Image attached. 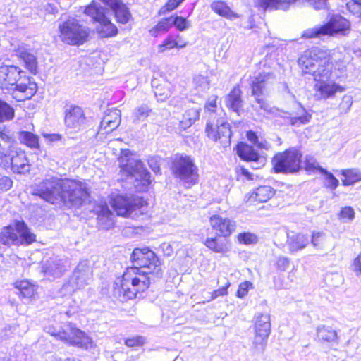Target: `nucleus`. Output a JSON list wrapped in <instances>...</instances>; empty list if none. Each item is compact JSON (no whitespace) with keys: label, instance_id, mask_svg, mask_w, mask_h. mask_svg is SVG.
Segmentation results:
<instances>
[{"label":"nucleus","instance_id":"obj_58","mask_svg":"<svg viewBox=\"0 0 361 361\" xmlns=\"http://www.w3.org/2000/svg\"><path fill=\"white\" fill-rule=\"evenodd\" d=\"M229 286H230V283L228 281L224 286L213 291L211 293V298L209 300H208V301L213 300L219 296H224V295H227V293H228L227 288Z\"/></svg>","mask_w":361,"mask_h":361},{"label":"nucleus","instance_id":"obj_54","mask_svg":"<svg viewBox=\"0 0 361 361\" xmlns=\"http://www.w3.org/2000/svg\"><path fill=\"white\" fill-rule=\"evenodd\" d=\"M353 104V98L350 95L343 96L342 101L340 104V109L342 113H347Z\"/></svg>","mask_w":361,"mask_h":361},{"label":"nucleus","instance_id":"obj_31","mask_svg":"<svg viewBox=\"0 0 361 361\" xmlns=\"http://www.w3.org/2000/svg\"><path fill=\"white\" fill-rule=\"evenodd\" d=\"M226 106L235 112H238L243 107L241 99V91L239 88L235 87L226 97Z\"/></svg>","mask_w":361,"mask_h":361},{"label":"nucleus","instance_id":"obj_55","mask_svg":"<svg viewBox=\"0 0 361 361\" xmlns=\"http://www.w3.org/2000/svg\"><path fill=\"white\" fill-rule=\"evenodd\" d=\"M145 341V338L143 336H137L126 339L125 344L128 347L140 346L144 344Z\"/></svg>","mask_w":361,"mask_h":361},{"label":"nucleus","instance_id":"obj_34","mask_svg":"<svg viewBox=\"0 0 361 361\" xmlns=\"http://www.w3.org/2000/svg\"><path fill=\"white\" fill-rule=\"evenodd\" d=\"M171 27V18H166L159 20L155 26L149 30V32L152 36L157 37L167 32Z\"/></svg>","mask_w":361,"mask_h":361},{"label":"nucleus","instance_id":"obj_21","mask_svg":"<svg viewBox=\"0 0 361 361\" xmlns=\"http://www.w3.org/2000/svg\"><path fill=\"white\" fill-rule=\"evenodd\" d=\"M21 71L14 66H3L0 67V87L8 88L9 86L16 85L18 88H23L18 85L17 82L20 78Z\"/></svg>","mask_w":361,"mask_h":361},{"label":"nucleus","instance_id":"obj_2","mask_svg":"<svg viewBox=\"0 0 361 361\" xmlns=\"http://www.w3.org/2000/svg\"><path fill=\"white\" fill-rule=\"evenodd\" d=\"M276 80V75L270 69L263 70L250 77L251 95L255 97V104H252L253 109H259L271 115L286 118L292 126H300L309 123L311 115L302 106L298 105L297 111L288 113L271 106L266 99L265 97L269 94L270 89Z\"/></svg>","mask_w":361,"mask_h":361},{"label":"nucleus","instance_id":"obj_52","mask_svg":"<svg viewBox=\"0 0 361 361\" xmlns=\"http://www.w3.org/2000/svg\"><path fill=\"white\" fill-rule=\"evenodd\" d=\"M185 0H169L166 4L162 6L159 11V15H164L176 8Z\"/></svg>","mask_w":361,"mask_h":361},{"label":"nucleus","instance_id":"obj_15","mask_svg":"<svg viewBox=\"0 0 361 361\" xmlns=\"http://www.w3.org/2000/svg\"><path fill=\"white\" fill-rule=\"evenodd\" d=\"M255 335L252 341L256 351L262 352L267 345V341L271 331L270 316L269 314H260L257 316L255 324Z\"/></svg>","mask_w":361,"mask_h":361},{"label":"nucleus","instance_id":"obj_25","mask_svg":"<svg viewBox=\"0 0 361 361\" xmlns=\"http://www.w3.org/2000/svg\"><path fill=\"white\" fill-rule=\"evenodd\" d=\"M121 123V112L117 109H114L108 112L103 117L99 130H104L103 133H109L118 128Z\"/></svg>","mask_w":361,"mask_h":361},{"label":"nucleus","instance_id":"obj_33","mask_svg":"<svg viewBox=\"0 0 361 361\" xmlns=\"http://www.w3.org/2000/svg\"><path fill=\"white\" fill-rule=\"evenodd\" d=\"M317 336L322 341L334 342L337 339V333L331 327L320 326L317 329Z\"/></svg>","mask_w":361,"mask_h":361},{"label":"nucleus","instance_id":"obj_49","mask_svg":"<svg viewBox=\"0 0 361 361\" xmlns=\"http://www.w3.org/2000/svg\"><path fill=\"white\" fill-rule=\"evenodd\" d=\"M345 5L350 13L361 18V0H348Z\"/></svg>","mask_w":361,"mask_h":361},{"label":"nucleus","instance_id":"obj_60","mask_svg":"<svg viewBox=\"0 0 361 361\" xmlns=\"http://www.w3.org/2000/svg\"><path fill=\"white\" fill-rule=\"evenodd\" d=\"M340 216L342 219L353 220L355 217L354 209L350 207H345L341 210Z\"/></svg>","mask_w":361,"mask_h":361},{"label":"nucleus","instance_id":"obj_6","mask_svg":"<svg viewBox=\"0 0 361 361\" xmlns=\"http://www.w3.org/2000/svg\"><path fill=\"white\" fill-rule=\"evenodd\" d=\"M44 331L71 346L85 350L93 346L92 338L71 323H66L63 326L49 324L44 327Z\"/></svg>","mask_w":361,"mask_h":361},{"label":"nucleus","instance_id":"obj_4","mask_svg":"<svg viewBox=\"0 0 361 361\" xmlns=\"http://www.w3.org/2000/svg\"><path fill=\"white\" fill-rule=\"evenodd\" d=\"M326 51L319 47L306 50L298 59V64L303 74H310L314 80L330 78L331 66Z\"/></svg>","mask_w":361,"mask_h":361},{"label":"nucleus","instance_id":"obj_46","mask_svg":"<svg viewBox=\"0 0 361 361\" xmlns=\"http://www.w3.org/2000/svg\"><path fill=\"white\" fill-rule=\"evenodd\" d=\"M325 234L322 231L312 233L311 244L316 248L322 249L324 246Z\"/></svg>","mask_w":361,"mask_h":361},{"label":"nucleus","instance_id":"obj_26","mask_svg":"<svg viewBox=\"0 0 361 361\" xmlns=\"http://www.w3.org/2000/svg\"><path fill=\"white\" fill-rule=\"evenodd\" d=\"M309 244V238L302 233H287L286 245L290 252L304 249Z\"/></svg>","mask_w":361,"mask_h":361},{"label":"nucleus","instance_id":"obj_36","mask_svg":"<svg viewBox=\"0 0 361 361\" xmlns=\"http://www.w3.org/2000/svg\"><path fill=\"white\" fill-rule=\"evenodd\" d=\"M199 117L200 113L198 109L195 108L189 109L184 113L183 120L180 122V126L182 128L185 129L198 120Z\"/></svg>","mask_w":361,"mask_h":361},{"label":"nucleus","instance_id":"obj_45","mask_svg":"<svg viewBox=\"0 0 361 361\" xmlns=\"http://www.w3.org/2000/svg\"><path fill=\"white\" fill-rule=\"evenodd\" d=\"M319 171L326 176L325 185L327 188L335 190L338 185V180L336 179L334 176L323 168H319Z\"/></svg>","mask_w":361,"mask_h":361},{"label":"nucleus","instance_id":"obj_30","mask_svg":"<svg viewBox=\"0 0 361 361\" xmlns=\"http://www.w3.org/2000/svg\"><path fill=\"white\" fill-rule=\"evenodd\" d=\"M8 147L11 150V168L13 172L17 173H22L23 172V157L22 153L23 152L20 149L19 151H15L13 152V149H15L14 147V142L11 139V142L8 145Z\"/></svg>","mask_w":361,"mask_h":361},{"label":"nucleus","instance_id":"obj_17","mask_svg":"<svg viewBox=\"0 0 361 361\" xmlns=\"http://www.w3.org/2000/svg\"><path fill=\"white\" fill-rule=\"evenodd\" d=\"M0 243L5 245L23 244V222L16 221L4 227L0 232Z\"/></svg>","mask_w":361,"mask_h":361},{"label":"nucleus","instance_id":"obj_56","mask_svg":"<svg viewBox=\"0 0 361 361\" xmlns=\"http://www.w3.org/2000/svg\"><path fill=\"white\" fill-rule=\"evenodd\" d=\"M252 284L250 281H244L239 285L237 296L240 298H244L248 293V290Z\"/></svg>","mask_w":361,"mask_h":361},{"label":"nucleus","instance_id":"obj_12","mask_svg":"<svg viewBox=\"0 0 361 361\" xmlns=\"http://www.w3.org/2000/svg\"><path fill=\"white\" fill-rule=\"evenodd\" d=\"M301 154L294 149L276 154L272 159L276 173H294L300 169Z\"/></svg>","mask_w":361,"mask_h":361},{"label":"nucleus","instance_id":"obj_1","mask_svg":"<svg viewBox=\"0 0 361 361\" xmlns=\"http://www.w3.org/2000/svg\"><path fill=\"white\" fill-rule=\"evenodd\" d=\"M130 260L133 266L123 274L120 286H114V294L122 301L135 298L163 275L159 259L148 247L134 249Z\"/></svg>","mask_w":361,"mask_h":361},{"label":"nucleus","instance_id":"obj_9","mask_svg":"<svg viewBox=\"0 0 361 361\" xmlns=\"http://www.w3.org/2000/svg\"><path fill=\"white\" fill-rule=\"evenodd\" d=\"M62 42L71 45L85 43L89 36V28L80 23L75 18H69L59 26Z\"/></svg>","mask_w":361,"mask_h":361},{"label":"nucleus","instance_id":"obj_23","mask_svg":"<svg viewBox=\"0 0 361 361\" xmlns=\"http://www.w3.org/2000/svg\"><path fill=\"white\" fill-rule=\"evenodd\" d=\"M66 271V266L61 259L54 258L42 262V271L48 279L60 277Z\"/></svg>","mask_w":361,"mask_h":361},{"label":"nucleus","instance_id":"obj_28","mask_svg":"<svg viewBox=\"0 0 361 361\" xmlns=\"http://www.w3.org/2000/svg\"><path fill=\"white\" fill-rule=\"evenodd\" d=\"M204 244L209 250L216 253L224 254L229 250L228 240H227V238L219 235L207 238Z\"/></svg>","mask_w":361,"mask_h":361},{"label":"nucleus","instance_id":"obj_64","mask_svg":"<svg viewBox=\"0 0 361 361\" xmlns=\"http://www.w3.org/2000/svg\"><path fill=\"white\" fill-rule=\"evenodd\" d=\"M51 361H80L79 359L73 356L66 355H54L52 357Z\"/></svg>","mask_w":361,"mask_h":361},{"label":"nucleus","instance_id":"obj_3","mask_svg":"<svg viewBox=\"0 0 361 361\" xmlns=\"http://www.w3.org/2000/svg\"><path fill=\"white\" fill-rule=\"evenodd\" d=\"M32 189L31 193L51 204L62 201L65 204L79 207L88 197L85 183L56 177L47 178Z\"/></svg>","mask_w":361,"mask_h":361},{"label":"nucleus","instance_id":"obj_48","mask_svg":"<svg viewBox=\"0 0 361 361\" xmlns=\"http://www.w3.org/2000/svg\"><path fill=\"white\" fill-rule=\"evenodd\" d=\"M238 240L241 244L251 245L257 243L258 239L255 234L245 232L238 234Z\"/></svg>","mask_w":361,"mask_h":361},{"label":"nucleus","instance_id":"obj_53","mask_svg":"<svg viewBox=\"0 0 361 361\" xmlns=\"http://www.w3.org/2000/svg\"><path fill=\"white\" fill-rule=\"evenodd\" d=\"M154 94L158 101L163 102L171 95V91L169 88L159 85L155 87Z\"/></svg>","mask_w":361,"mask_h":361},{"label":"nucleus","instance_id":"obj_50","mask_svg":"<svg viewBox=\"0 0 361 361\" xmlns=\"http://www.w3.org/2000/svg\"><path fill=\"white\" fill-rule=\"evenodd\" d=\"M24 144L31 148H38L39 142L37 135L27 131H24Z\"/></svg>","mask_w":361,"mask_h":361},{"label":"nucleus","instance_id":"obj_32","mask_svg":"<svg viewBox=\"0 0 361 361\" xmlns=\"http://www.w3.org/2000/svg\"><path fill=\"white\" fill-rule=\"evenodd\" d=\"M152 109L146 104H142L134 109L131 115L132 122L138 124L145 121L152 113Z\"/></svg>","mask_w":361,"mask_h":361},{"label":"nucleus","instance_id":"obj_24","mask_svg":"<svg viewBox=\"0 0 361 361\" xmlns=\"http://www.w3.org/2000/svg\"><path fill=\"white\" fill-rule=\"evenodd\" d=\"M97 214L98 224L103 229H109L114 225V215L104 203L97 205L95 209Z\"/></svg>","mask_w":361,"mask_h":361},{"label":"nucleus","instance_id":"obj_59","mask_svg":"<svg viewBox=\"0 0 361 361\" xmlns=\"http://www.w3.org/2000/svg\"><path fill=\"white\" fill-rule=\"evenodd\" d=\"M350 269L355 272L357 276H361V253H360L353 261Z\"/></svg>","mask_w":361,"mask_h":361},{"label":"nucleus","instance_id":"obj_27","mask_svg":"<svg viewBox=\"0 0 361 361\" xmlns=\"http://www.w3.org/2000/svg\"><path fill=\"white\" fill-rule=\"evenodd\" d=\"M210 8L212 11L219 16L228 20H234L240 17V15L234 12L231 7L223 1H213L210 4Z\"/></svg>","mask_w":361,"mask_h":361},{"label":"nucleus","instance_id":"obj_29","mask_svg":"<svg viewBox=\"0 0 361 361\" xmlns=\"http://www.w3.org/2000/svg\"><path fill=\"white\" fill-rule=\"evenodd\" d=\"M237 153L238 156L243 160L247 161H252L256 165L258 164V161L260 159L259 155L257 151H255L252 146L246 144H240L238 145ZM255 169H258V166H253Z\"/></svg>","mask_w":361,"mask_h":361},{"label":"nucleus","instance_id":"obj_40","mask_svg":"<svg viewBox=\"0 0 361 361\" xmlns=\"http://www.w3.org/2000/svg\"><path fill=\"white\" fill-rule=\"evenodd\" d=\"M37 86L35 81H32L31 78L24 77V102L30 100L37 92Z\"/></svg>","mask_w":361,"mask_h":361},{"label":"nucleus","instance_id":"obj_43","mask_svg":"<svg viewBox=\"0 0 361 361\" xmlns=\"http://www.w3.org/2000/svg\"><path fill=\"white\" fill-rule=\"evenodd\" d=\"M195 89L200 92H204L209 88L208 78L202 75H195L193 78Z\"/></svg>","mask_w":361,"mask_h":361},{"label":"nucleus","instance_id":"obj_37","mask_svg":"<svg viewBox=\"0 0 361 361\" xmlns=\"http://www.w3.org/2000/svg\"><path fill=\"white\" fill-rule=\"evenodd\" d=\"M186 46V44H180L172 35H169L162 42L161 44L157 46L158 52L160 54L164 53L166 51L171 50L173 48L182 49Z\"/></svg>","mask_w":361,"mask_h":361},{"label":"nucleus","instance_id":"obj_38","mask_svg":"<svg viewBox=\"0 0 361 361\" xmlns=\"http://www.w3.org/2000/svg\"><path fill=\"white\" fill-rule=\"evenodd\" d=\"M341 173L345 178L342 180L344 185H350L361 180V172L358 169L343 170Z\"/></svg>","mask_w":361,"mask_h":361},{"label":"nucleus","instance_id":"obj_11","mask_svg":"<svg viewBox=\"0 0 361 361\" xmlns=\"http://www.w3.org/2000/svg\"><path fill=\"white\" fill-rule=\"evenodd\" d=\"M92 280V269L87 261L80 262L69 279L67 283L63 286L65 293L71 294L76 290L84 288Z\"/></svg>","mask_w":361,"mask_h":361},{"label":"nucleus","instance_id":"obj_61","mask_svg":"<svg viewBox=\"0 0 361 361\" xmlns=\"http://www.w3.org/2000/svg\"><path fill=\"white\" fill-rule=\"evenodd\" d=\"M290 264V260L286 257H279L276 261L277 268L280 270L285 271L286 270Z\"/></svg>","mask_w":361,"mask_h":361},{"label":"nucleus","instance_id":"obj_5","mask_svg":"<svg viewBox=\"0 0 361 361\" xmlns=\"http://www.w3.org/2000/svg\"><path fill=\"white\" fill-rule=\"evenodd\" d=\"M121 172L128 178L135 179L133 183L138 190H145L151 183L150 173L140 160L135 158L131 152L121 149L118 157Z\"/></svg>","mask_w":361,"mask_h":361},{"label":"nucleus","instance_id":"obj_62","mask_svg":"<svg viewBox=\"0 0 361 361\" xmlns=\"http://www.w3.org/2000/svg\"><path fill=\"white\" fill-rule=\"evenodd\" d=\"M216 107V97H212V98H210L209 99V101L205 104V109L208 111V114H209L208 119L209 118L211 113H212V112L216 113L215 110H214V109Z\"/></svg>","mask_w":361,"mask_h":361},{"label":"nucleus","instance_id":"obj_14","mask_svg":"<svg viewBox=\"0 0 361 361\" xmlns=\"http://www.w3.org/2000/svg\"><path fill=\"white\" fill-rule=\"evenodd\" d=\"M110 202L117 215L125 217H133V212L145 204V200L140 197L122 195L111 197Z\"/></svg>","mask_w":361,"mask_h":361},{"label":"nucleus","instance_id":"obj_44","mask_svg":"<svg viewBox=\"0 0 361 361\" xmlns=\"http://www.w3.org/2000/svg\"><path fill=\"white\" fill-rule=\"evenodd\" d=\"M171 21L172 26L174 25L179 31H184L190 27V22L182 16H171Z\"/></svg>","mask_w":361,"mask_h":361},{"label":"nucleus","instance_id":"obj_57","mask_svg":"<svg viewBox=\"0 0 361 361\" xmlns=\"http://www.w3.org/2000/svg\"><path fill=\"white\" fill-rule=\"evenodd\" d=\"M24 245H29L36 240V235L30 231L27 225L24 223Z\"/></svg>","mask_w":361,"mask_h":361},{"label":"nucleus","instance_id":"obj_8","mask_svg":"<svg viewBox=\"0 0 361 361\" xmlns=\"http://www.w3.org/2000/svg\"><path fill=\"white\" fill-rule=\"evenodd\" d=\"M171 170L173 175L188 188L198 181V169L190 156L176 155L173 160Z\"/></svg>","mask_w":361,"mask_h":361},{"label":"nucleus","instance_id":"obj_42","mask_svg":"<svg viewBox=\"0 0 361 361\" xmlns=\"http://www.w3.org/2000/svg\"><path fill=\"white\" fill-rule=\"evenodd\" d=\"M13 114V109L0 99V123L11 119Z\"/></svg>","mask_w":361,"mask_h":361},{"label":"nucleus","instance_id":"obj_18","mask_svg":"<svg viewBox=\"0 0 361 361\" xmlns=\"http://www.w3.org/2000/svg\"><path fill=\"white\" fill-rule=\"evenodd\" d=\"M211 227L216 231V234L223 237H229L235 230V222L227 217L218 214L212 215L209 218Z\"/></svg>","mask_w":361,"mask_h":361},{"label":"nucleus","instance_id":"obj_7","mask_svg":"<svg viewBox=\"0 0 361 361\" xmlns=\"http://www.w3.org/2000/svg\"><path fill=\"white\" fill-rule=\"evenodd\" d=\"M109 12L108 8L100 6L96 0H92L85 9V13L98 23L95 30L100 37H111L118 34L116 26L107 16Z\"/></svg>","mask_w":361,"mask_h":361},{"label":"nucleus","instance_id":"obj_16","mask_svg":"<svg viewBox=\"0 0 361 361\" xmlns=\"http://www.w3.org/2000/svg\"><path fill=\"white\" fill-rule=\"evenodd\" d=\"M325 36L336 37L345 36L350 30V22L340 15L332 16L329 20L322 25Z\"/></svg>","mask_w":361,"mask_h":361},{"label":"nucleus","instance_id":"obj_47","mask_svg":"<svg viewBox=\"0 0 361 361\" xmlns=\"http://www.w3.org/2000/svg\"><path fill=\"white\" fill-rule=\"evenodd\" d=\"M324 35L323 26L320 25L305 30L302 37L306 39H311L314 37H322Z\"/></svg>","mask_w":361,"mask_h":361},{"label":"nucleus","instance_id":"obj_19","mask_svg":"<svg viewBox=\"0 0 361 361\" xmlns=\"http://www.w3.org/2000/svg\"><path fill=\"white\" fill-rule=\"evenodd\" d=\"M85 121L86 117L80 106H71L68 110L66 111L64 123L67 128L78 131L84 126Z\"/></svg>","mask_w":361,"mask_h":361},{"label":"nucleus","instance_id":"obj_51","mask_svg":"<svg viewBox=\"0 0 361 361\" xmlns=\"http://www.w3.org/2000/svg\"><path fill=\"white\" fill-rule=\"evenodd\" d=\"M37 296L36 287L24 280V298L35 300Z\"/></svg>","mask_w":361,"mask_h":361},{"label":"nucleus","instance_id":"obj_13","mask_svg":"<svg viewBox=\"0 0 361 361\" xmlns=\"http://www.w3.org/2000/svg\"><path fill=\"white\" fill-rule=\"evenodd\" d=\"M327 0H255L257 6L264 10L287 11L293 4L307 5L315 10L323 9Z\"/></svg>","mask_w":361,"mask_h":361},{"label":"nucleus","instance_id":"obj_41","mask_svg":"<svg viewBox=\"0 0 361 361\" xmlns=\"http://www.w3.org/2000/svg\"><path fill=\"white\" fill-rule=\"evenodd\" d=\"M2 142L8 145L11 142V137L9 135V132L6 130L4 126H0V165L1 164L3 158L5 156L4 147L2 146Z\"/></svg>","mask_w":361,"mask_h":361},{"label":"nucleus","instance_id":"obj_22","mask_svg":"<svg viewBox=\"0 0 361 361\" xmlns=\"http://www.w3.org/2000/svg\"><path fill=\"white\" fill-rule=\"evenodd\" d=\"M99 1L104 3L105 6H109L114 11L116 21L118 23L126 24L131 18L128 8L123 4L121 0Z\"/></svg>","mask_w":361,"mask_h":361},{"label":"nucleus","instance_id":"obj_63","mask_svg":"<svg viewBox=\"0 0 361 361\" xmlns=\"http://www.w3.org/2000/svg\"><path fill=\"white\" fill-rule=\"evenodd\" d=\"M12 180L10 178L4 176L0 178V189L3 190H8L12 186Z\"/></svg>","mask_w":361,"mask_h":361},{"label":"nucleus","instance_id":"obj_39","mask_svg":"<svg viewBox=\"0 0 361 361\" xmlns=\"http://www.w3.org/2000/svg\"><path fill=\"white\" fill-rule=\"evenodd\" d=\"M24 68L32 75L38 73V63L35 54L24 51Z\"/></svg>","mask_w":361,"mask_h":361},{"label":"nucleus","instance_id":"obj_35","mask_svg":"<svg viewBox=\"0 0 361 361\" xmlns=\"http://www.w3.org/2000/svg\"><path fill=\"white\" fill-rule=\"evenodd\" d=\"M274 195V191L270 186L263 185L257 188L252 195V197L256 201L264 202Z\"/></svg>","mask_w":361,"mask_h":361},{"label":"nucleus","instance_id":"obj_10","mask_svg":"<svg viewBox=\"0 0 361 361\" xmlns=\"http://www.w3.org/2000/svg\"><path fill=\"white\" fill-rule=\"evenodd\" d=\"M205 132L207 137L213 141L217 142L223 147H227L231 145V130L228 123L224 118L218 116L216 113H211L207 120Z\"/></svg>","mask_w":361,"mask_h":361},{"label":"nucleus","instance_id":"obj_20","mask_svg":"<svg viewBox=\"0 0 361 361\" xmlns=\"http://www.w3.org/2000/svg\"><path fill=\"white\" fill-rule=\"evenodd\" d=\"M329 78H321V80H314L317 81L314 87L316 90V97L319 99H327L333 97L336 92H342L344 87L329 80Z\"/></svg>","mask_w":361,"mask_h":361}]
</instances>
